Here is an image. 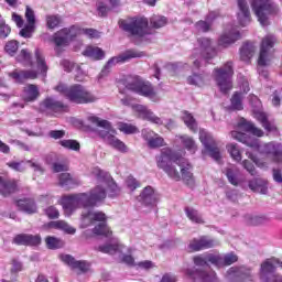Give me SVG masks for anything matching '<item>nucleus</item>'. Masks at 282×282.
Returning <instances> with one entry per match:
<instances>
[{"label":"nucleus","instance_id":"obj_1","mask_svg":"<svg viewBox=\"0 0 282 282\" xmlns=\"http://www.w3.org/2000/svg\"><path fill=\"white\" fill-rule=\"evenodd\" d=\"M158 169H161L175 182L183 178L186 184H193V165L186 158L169 148L162 149L156 156Z\"/></svg>","mask_w":282,"mask_h":282},{"label":"nucleus","instance_id":"obj_2","mask_svg":"<svg viewBox=\"0 0 282 282\" xmlns=\"http://www.w3.org/2000/svg\"><path fill=\"white\" fill-rule=\"evenodd\" d=\"M107 198V191L105 186L98 185L89 193H79L62 198V206L67 217L74 213L77 208H94L97 204Z\"/></svg>","mask_w":282,"mask_h":282},{"label":"nucleus","instance_id":"obj_3","mask_svg":"<svg viewBox=\"0 0 282 282\" xmlns=\"http://www.w3.org/2000/svg\"><path fill=\"white\" fill-rule=\"evenodd\" d=\"M231 138L234 140H238V142H242L252 149V151H258L261 155H267L272 162H276L278 164L282 163V144L276 141H271L268 143H262L259 139L250 137L242 132L231 131Z\"/></svg>","mask_w":282,"mask_h":282},{"label":"nucleus","instance_id":"obj_4","mask_svg":"<svg viewBox=\"0 0 282 282\" xmlns=\"http://www.w3.org/2000/svg\"><path fill=\"white\" fill-rule=\"evenodd\" d=\"M215 254L214 253H205L195 256L193 258L194 264L196 268L194 269H185L184 273L187 276H198L199 280L203 282H219V279L217 278V273L215 271H208L210 270V265L208 263H212V265L216 267V262L214 261Z\"/></svg>","mask_w":282,"mask_h":282},{"label":"nucleus","instance_id":"obj_5","mask_svg":"<svg viewBox=\"0 0 282 282\" xmlns=\"http://www.w3.org/2000/svg\"><path fill=\"white\" fill-rule=\"evenodd\" d=\"M55 89L59 94H63V96H65L69 102H74L75 105H90L91 102H96L98 100L96 95L80 84H74L69 87L59 84L55 87Z\"/></svg>","mask_w":282,"mask_h":282},{"label":"nucleus","instance_id":"obj_6","mask_svg":"<svg viewBox=\"0 0 282 282\" xmlns=\"http://www.w3.org/2000/svg\"><path fill=\"white\" fill-rule=\"evenodd\" d=\"M89 122L91 124H96V127H100L104 130L99 131L100 138L105 141L106 144H109V147H112V149H116L117 151H120V153H127L128 148L124 142L120 141V139L116 138L113 133H116V130L111 127V122L108 120H101L98 117L90 116L88 117Z\"/></svg>","mask_w":282,"mask_h":282},{"label":"nucleus","instance_id":"obj_7","mask_svg":"<svg viewBox=\"0 0 282 282\" xmlns=\"http://www.w3.org/2000/svg\"><path fill=\"white\" fill-rule=\"evenodd\" d=\"M274 45H276V37L274 35H265L262 39L260 46V54L258 57V73L262 78H268V70L263 67L270 65L272 53L274 52Z\"/></svg>","mask_w":282,"mask_h":282},{"label":"nucleus","instance_id":"obj_8","mask_svg":"<svg viewBox=\"0 0 282 282\" xmlns=\"http://www.w3.org/2000/svg\"><path fill=\"white\" fill-rule=\"evenodd\" d=\"M250 6L262 28L270 25V15L279 13V7L272 0H250Z\"/></svg>","mask_w":282,"mask_h":282},{"label":"nucleus","instance_id":"obj_9","mask_svg":"<svg viewBox=\"0 0 282 282\" xmlns=\"http://www.w3.org/2000/svg\"><path fill=\"white\" fill-rule=\"evenodd\" d=\"M232 76H235V69L230 61L225 63L221 67L214 69V79L221 94H228V91L232 89Z\"/></svg>","mask_w":282,"mask_h":282},{"label":"nucleus","instance_id":"obj_10","mask_svg":"<svg viewBox=\"0 0 282 282\" xmlns=\"http://www.w3.org/2000/svg\"><path fill=\"white\" fill-rule=\"evenodd\" d=\"M119 28H121L123 32L131 34V36H138L139 39L150 34L149 20L147 18H131L129 20H121L119 21Z\"/></svg>","mask_w":282,"mask_h":282},{"label":"nucleus","instance_id":"obj_11","mask_svg":"<svg viewBox=\"0 0 282 282\" xmlns=\"http://www.w3.org/2000/svg\"><path fill=\"white\" fill-rule=\"evenodd\" d=\"M127 89L134 91V94H139V96H144V98H149L152 102H160V96L153 88V85L149 82H142L140 78H129L126 82Z\"/></svg>","mask_w":282,"mask_h":282},{"label":"nucleus","instance_id":"obj_12","mask_svg":"<svg viewBox=\"0 0 282 282\" xmlns=\"http://www.w3.org/2000/svg\"><path fill=\"white\" fill-rule=\"evenodd\" d=\"M82 219L83 221H87L88 224H91L94 221H101L99 225L95 226L93 229L94 235H101L104 237H111V231L109 230V227H107V215L102 212H83L82 213Z\"/></svg>","mask_w":282,"mask_h":282},{"label":"nucleus","instance_id":"obj_13","mask_svg":"<svg viewBox=\"0 0 282 282\" xmlns=\"http://www.w3.org/2000/svg\"><path fill=\"white\" fill-rule=\"evenodd\" d=\"M225 279L231 282H252L254 281V274L252 273V268L235 265L226 271Z\"/></svg>","mask_w":282,"mask_h":282},{"label":"nucleus","instance_id":"obj_14","mask_svg":"<svg viewBox=\"0 0 282 282\" xmlns=\"http://www.w3.org/2000/svg\"><path fill=\"white\" fill-rule=\"evenodd\" d=\"M140 56H142V54L138 53L137 51L128 50L120 55L110 58L101 69L99 78H105V76H109L111 67H113V65H118V63H127V61H131V58H140Z\"/></svg>","mask_w":282,"mask_h":282},{"label":"nucleus","instance_id":"obj_15","mask_svg":"<svg viewBox=\"0 0 282 282\" xmlns=\"http://www.w3.org/2000/svg\"><path fill=\"white\" fill-rule=\"evenodd\" d=\"M199 140L203 147H205L208 155L213 158L215 162H219L221 160V151L219 150V147H217V142L213 138V134L205 130H200Z\"/></svg>","mask_w":282,"mask_h":282},{"label":"nucleus","instance_id":"obj_16","mask_svg":"<svg viewBox=\"0 0 282 282\" xmlns=\"http://www.w3.org/2000/svg\"><path fill=\"white\" fill-rule=\"evenodd\" d=\"M219 241L213 238L203 236L199 239L194 238L189 241L188 250L189 252H199V250H208L210 248H217Z\"/></svg>","mask_w":282,"mask_h":282},{"label":"nucleus","instance_id":"obj_17","mask_svg":"<svg viewBox=\"0 0 282 282\" xmlns=\"http://www.w3.org/2000/svg\"><path fill=\"white\" fill-rule=\"evenodd\" d=\"M93 175L98 180V182H104V184L109 187V197H116L120 193V188H118V185L111 181V175H109V173L95 167L93 170Z\"/></svg>","mask_w":282,"mask_h":282},{"label":"nucleus","instance_id":"obj_18","mask_svg":"<svg viewBox=\"0 0 282 282\" xmlns=\"http://www.w3.org/2000/svg\"><path fill=\"white\" fill-rule=\"evenodd\" d=\"M25 19L28 24L20 30V36H23V39H32V34L36 31V14L29 6H26Z\"/></svg>","mask_w":282,"mask_h":282},{"label":"nucleus","instance_id":"obj_19","mask_svg":"<svg viewBox=\"0 0 282 282\" xmlns=\"http://www.w3.org/2000/svg\"><path fill=\"white\" fill-rule=\"evenodd\" d=\"M197 44L200 50V56H203V58L208 61L214 58V56H217V51L215 50V46H213V40L209 37H198Z\"/></svg>","mask_w":282,"mask_h":282},{"label":"nucleus","instance_id":"obj_20","mask_svg":"<svg viewBox=\"0 0 282 282\" xmlns=\"http://www.w3.org/2000/svg\"><path fill=\"white\" fill-rule=\"evenodd\" d=\"M138 200L142 203L143 206H155L158 202H160V194L155 193L153 187L147 186L138 196Z\"/></svg>","mask_w":282,"mask_h":282},{"label":"nucleus","instance_id":"obj_21","mask_svg":"<svg viewBox=\"0 0 282 282\" xmlns=\"http://www.w3.org/2000/svg\"><path fill=\"white\" fill-rule=\"evenodd\" d=\"M132 109L137 111L139 118H141L142 120H148L153 124H162V119L155 116V113H153V111H151V109H149L147 106L134 105L132 106Z\"/></svg>","mask_w":282,"mask_h":282},{"label":"nucleus","instance_id":"obj_22","mask_svg":"<svg viewBox=\"0 0 282 282\" xmlns=\"http://www.w3.org/2000/svg\"><path fill=\"white\" fill-rule=\"evenodd\" d=\"M61 260L63 263H66V265H69L72 270H79V272H89V262L85 260H76L70 254H62Z\"/></svg>","mask_w":282,"mask_h":282},{"label":"nucleus","instance_id":"obj_23","mask_svg":"<svg viewBox=\"0 0 282 282\" xmlns=\"http://www.w3.org/2000/svg\"><path fill=\"white\" fill-rule=\"evenodd\" d=\"M238 3V11H237V19L238 23L246 28V25L250 24L251 15H250V8L248 7V1L246 0H237Z\"/></svg>","mask_w":282,"mask_h":282},{"label":"nucleus","instance_id":"obj_24","mask_svg":"<svg viewBox=\"0 0 282 282\" xmlns=\"http://www.w3.org/2000/svg\"><path fill=\"white\" fill-rule=\"evenodd\" d=\"M72 30L74 29H62L61 31L54 34L53 41L57 48L69 45L70 40L74 39V36H76L72 34Z\"/></svg>","mask_w":282,"mask_h":282},{"label":"nucleus","instance_id":"obj_25","mask_svg":"<svg viewBox=\"0 0 282 282\" xmlns=\"http://www.w3.org/2000/svg\"><path fill=\"white\" fill-rule=\"evenodd\" d=\"M13 243L17 246H40L41 236L30 234H19L13 238Z\"/></svg>","mask_w":282,"mask_h":282},{"label":"nucleus","instance_id":"obj_26","mask_svg":"<svg viewBox=\"0 0 282 282\" xmlns=\"http://www.w3.org/2000/svg\"><path fill=\"white\" fill-rule=\"evenodd\" d=\"M241 39V33L237 29H231L229 32H225L220 35L218 40V45L220 47H230L234 43H237Z\"/></svg>","mask_w":282,"mask_h":282},{"label":"nucleus","instance_id":"obj_27","mask_svg":"<svg viewBox=\"0 0 282 282\" xmlns=\"http://www.w3.org/2000/svg\"><path fill=\"white\" fill-rule=\"evenodd\" d=\"M214 261L216 262V268H226L228 265H232L239 261V256L235 252H229L224 256L215 254Z\"/></svg>","mask_w":282,"mask_h":282},{"label":"nucleus","instance_id":"obj_28","mask_svg":"<svg viewBox=\"0 0 282 282\" xmlns=\"http://www.w3.org/2000/svg\"><path fill=\"white\" fill-rule=\"evenodd\" d=\"M17 207L22 213H26V215H35V213H39V207L33 198H21L17 200Z\"/></svg>","mask_w":282,"mask_h":282},{"label":"nucleus","instance_id":"obj_29","mask_svg":"<svg viewBox=\"0 0 282 282\" xmlns=\"http://www.w3.org/2000/svg\"><path fill=\"white\" fill-rule=\"evenodd\" d=\"M210 80V75L206 72L194 73L187 77V85H193L194 87H205Z\"/></svg>","mask_w":282,"mask_h":282},{"label":"nucleus","instance_id":"obj_30","mask_svg":"<svg viewBox=\"0 0 282 282\" xmlns=\"http://www.w3.org/2000/svg\"><path fill=\"white\" fill-rule=\"evenodd\" d=\"M9 76L11 78H13V80H17V83H23V80H34L35 78H37L39 73H36V70H14L12 73L9 74Z\"/></svg>","mask_w":282,"mask_h":282},{"label":"nucleus","instance_id":"obj_31","mask_svg":"<svg viewBox=\"0 0 282 282\" xmlns=\"http://www.w3.org/2000/svg\"><path fill=\"white\" fill-rule=\"evenodd\" d=\"M248 186L253 193H261V195L268 194V183L261 177L249 181Z\"/></svg>","mask_w":282,"mask_h":282},{"label":"nucleus","instance_id":"obj_32","mask_svg":"<svg viewBox=\"0 0 282 282\" xmlns=\"http://www.w3.org/2000/svg\"><path fill=\"white\" fill-rule=\"evenodd\" d=\"M256 118L261 122L263 129H265L268 133H274L275 135L279 133V128H276L274 122L268 120V115H265V112H257Z\"/></svg>","mask_w":282,"mask_h":282},{"label":"nucleus","instance_id":"obj_33","mask_svg":"<svg viewBox=\"0 0 282 282\" xmlns=\"http://www.w3.org/2000/svg\"><path fill=\"white\" fill-rule=\"evenodd\" d=\"M229 184H231L232 186H239L241 180L239 177H241V172L239 171V167L237 166H230L225 169L224 171Z\"/></svg>","mask_w":282,"mask_h":282},{"label":"nucleus","instance_id":"obj_34","mask_svg":"<svg viewBox=\"0 0 282 282\" xmlns=\"http://www.w3.org/2000/svg\"><path fill=\"white\" fill-rule=\"evenodd\" d=\"M41 108L48 109L50 111H63V109H65V105L63 101H58L52 97H48L43 100Z\"/></svg>","mask_w":282,"mask_h":282},{"label":"nucleus","instance_id":"obj_35","mask_svg":"<svg viewBox=\"0 0 282 282\" xmlns=\"http://www.w3.org/2000/svg\"><path fill=\"white\" fill-rule=\"evenodd\" d=\"M41 93L39 91V87L34 84H30L24 88V100L25 102H34V100L39 99Z\"/></svg>","mask_w":282,"mask_h":282},{"label":"nucleus","instance_id":"obj_36","mask_svg":"<svg viewBox=\"0 0 282 282\" xmlns=\"http://www.w3.org/2000/svg\"><path fill=\"white\" fill-rule=\"evenodd\" d=\"M83 55L93 61H102L105 58V51L100 47L87 46Z\"/></svg>","mask_w":282,"mask_h":282},{"label":"nucleus","instance_id":"obj_37","mask_svg":"<svg viewBox=\"0 0 282 282\" xmlns=\"http://www.w3.org/2000/svg\"><path fill=\"white\" fill-rule=\"evenodd\" d=\"M239 127L243 129V131H247L248 133H252V135H257V138H263V130L257 128L254 123L242 119L239 123Z\"/></svg>","mask_w":282,"mask_h":282},{"label":"nucleus","instance_id":"obj_38","mask_svg":"<svg viewBox=\"0 0 282 282\" xmlns=\"http://www.w3.org/2000/svg\"><path fill=\"white\" fill-rule=\"evenodd\" d=\"M50 228H55L56 230H63L66 235H76V228L69 226L65 220L51 221L48 224Z\"/></svg>","mask_w":282,"mask_h":282},{"label":"nucleus","instance_id":"obj_39","mask_svg":"<svg viewBox=\"0 0 282 282\" xmlns=\"http://www.w3.org/2000/svg\"><path fill=\"white\" fill-rule=\"evenodd\" d=\"M18 191L19 185L17 184V181H2L0 195H3V197H8V195H12V193H17Z\"/></svg>","mask_w":282,"mask_h":282},{"label":"nucleus","instance_id":"obj_40","mask_svg":"<svg viewBox=\"0 0 282 282\" xmlns=\"http://www.w3.org/2000/svg\"><path fill=\"white\" fill-rule=\"evenodd\" d=\"M257 51V47H254V44L252 43H245L242 47L240 48V58L245 63H248L252 56H254V52Z\"/></svg>","mask_w":282,"mask_h":282},{"label":"nucleus","instance_id":"obj_41","mask_svg":"<svg viewBox=\"0 0 282 282\" xmlns=\"http://www.w3.org/2000/svg\"><path fill=\"white\" fill-rule=\"evenodd\" d=\"M34 56L35 65L39 72H41V74H47V63L45 62V55H43V51L36 48Z\"/></svg>","mask_w":282,"mask_h":282},{"label":"nucleus","instance_id":"obj_42","mask_svg":"<svg viewBox=\"0 0 282 282\" xmlns=\"http://www.w3.org/2000/svg\"><path fill=\"white\" fill-rule=\"evenodd\" d=\"M213 21H215V13H209L206 17V20H200L196 22L195 28L198 32H210V25H213Z\"/></svg>","mask_w":282,"mask_h":282},{"label":"nucleus","instance_id":"obj_43","mask_svg":"<svg viewBox=\"0 0 282 282\" xmlns=\"http://www.w3.org/2000/svg\"><path fill=\"white\" fill-rule=\"evenodd\" d=\"M245 221L248 226H263L270 221V218L268 216L246 215Z\"/></svg>","mask_w":282,"mask_h":282},{"label":"nucleus","instance_id":"obj_44","mask_svg":"<svg viewBox=\"0 0 282 282\" xmlns=\"http://www.w3.org/2000/svg\"><path fill=\"white\" fill-rule=\"evenodd\" d=\"M183 122L186 124V127L193 131L194 133L197 131V121L195 120V117L188 111H183Z\"/></svg>","mask_w":282,"mask_h":282},{"label":"nucleus","instance_id":"obj_45","mask_svg":"<svg viewBox=\"0 0 282 282\" xmlns=\"http://www.w3.org/2000/svg\"><path fill=\"white\" fill-rule=\"evenodd\" d=\"M45 243L48 250H58L59 248H63V246H65V242L63 240L53 236H47L45 238Z\"/></svg>","mask_w":282,"mask_h":282},{"label":"nucleus","instance_id":"obj_46","mask_svg":"<svg viewBox=\"0 0 282 282\" xmlns=\"http://www.w3.org/2000/svg\"><path fill=\"white\" fill-rule=\"evenodd\" d=\"M231 109L241 111L243 109V94L235 93L231 97Z\"/></svg>","mask_w":282,"mask_h":282},{"label":"nucleus","instance_id":"obj_47","mask_svg":"<svg viewBox=\"0 0 282 282\" xmlns=\"http://www.w3.org/2000/svg\"><path fill=\"white\" fill-rule=\"evenodd\" d=\"M182 144L189 151V153H195L197 151V144H195V140H193L189 135L183 134L180 137Z\"/></svg>","mask_w":282,"mask_h":282},{"label":"nucleus","instance_id":"obj_48","mask_svg":"<svg viewBox=\"0 0 282 282\" xmlns=\"http://www.w3.org/2000/svg\"><path fill=\"white\" fill-rule=\"evenodd\" d=\"M74 184H76V181L72 178L69 173L59 174V185L63 188H73Z\"/></svg>","mask_w":282,"mask_h":282},{"label":"nucleus","instance_id":"obj_49","mask_svg":"<svg viewBox=\"0 0 282 282\" xmlns=\"http://www.w3.org/2000/svg\"><path fill=\"white\" fill-rule=\"evenodd\" d=\"M58 143L61 147L68 149L69 151H80V143L76 140H61Z\"/></svg>","mask_w":282,"mask_h":282},{"label":"nucleus","instance_id":"obj_50","mask_svg":"<svg viewBox=\"0 0 282 282\" xmlns=\"http://www.w3.org/2000/svg\"><path fill=\"white\" fill-rule=\"evenodd\" d=\"M15 59L18 61V63H24L25 65H30V66L33 65L32 55L25 48L21 50V52L15 57Z\"/></svg>","mask_w":282,"mask_h":282},{"label":"nucleus","instance_id":"obj_51","mask_svg":"<svg viewBox=\"0 0 282 282\" xmlns=\"http://www.w3.org/2000/svg\"><path fill=\"white\" fill-rule=\"evenodd\" d=\"M227 151L231 155L232 160L236 162H241V152L239 151V145L236 143H229L227 145Z\"/></svg>","mask_w":282,"mask_h":282},{"label":"nucleus","instance_id":"obj_52","mask_svg":"<svg viewBox=\"0 0 282 282\" xmlns=\"http://www.w3.org/2000/svg\"><path fill=\"white\" fill-rule=\"evenodd\" d=\"M186 216L191 221H194V224H203L202 216H199V213L191 207L185 208Z\"/></svg>","mask_w":282,"mask_h":282},{"label":"nucleus","instance_id":"obj_53","mask_svg":"<svg viewBox=\"0 0 282 282\" xmlns=\"http://www.w3.org/2000/svg\"><path fill=\"white\" fill-rule=\"evenodd\" d=\"M63 20L61 19V15H46V25L48 30H54V28H58L59 23H62Z\"/></svg>","mask_w":282,"mask_h":282},{"label":"nucleus","instance_id":"obj_54","mask_svg":"<svg viewBox=\"0 0 282 282\" xmlns=\"http://www.w3.org/2000/svg\"><path fill=\"white\" fill-rule=\"evenodd\" d=\"M4 51L7 54H9V56H14L17 54V52L19 51V42L15 40H11V41L7 42V44L4 46Z\"/></svg>","mask_w":282,"mask_h":282},{"label":"nucleus","instance_id":"obj_55","mask_svg":"<svg viewBox=\"0 0 282 282\" xmlns=\"http://www.w3.org/2000/svg\"><path fill=\"white\" fill-rule=\"evenodd\" d=\"M150 23H151L152 28H155L158 30V29L164 28V25H166V18L162 17V15H153L150 19Z\"/></svg>","mask_w":282,"mask_h":282},{"label":"nucleus","instance_id":"obj_56","mask_svg":"<svg viewBox=\"0 0 282 282\" xmlns=\"http://www.w3.org/2000/svg\"><path fill=\"white\" fill-rule=\"evenodd\" d=\"M26 164H29V166L33 169L34 173L37 175H43V173H45V167H43V165L34 159L26 160Z\"/></svg>","mask_w":282,"mask_h":282},{"label":"nucleus","instance_id":"obj_57","mask_svg":"<svg viewBox=\"0 0 282 282\" xmlns=\"http://www.w3.org/2000/svg\"><path fill=\"white\" fill-rule=\"evenodd\" d=\"M26 164H28V161H20V162L12 161L8 163V166L13 171H17L18 173H23L25 172V169H28V166H25Z\"/></svg>","mask_w":282,"mask_h":282},{"label":"nucleus","instance_id":"obj_58","mask_svg":"<svg viewBox=\"0 0 282 282\" xmlns=\"http://www.w3.org/2000/svg\"><path fill=\"white\" fill-rule=\"evenodd\" d=\"M164 145V139L159 134H155L148 143L150 149H159V147Z\"/></svg>","mask_w":282,"mask_h":282},{"label":"nucleus","instance_id":"obj_59","mask_svg":"<svg viewBox=\"0 0 282 282\" xmlns=\"http://www.w3.org/2000/svg\"><path fill=\"white\" fill-rule=\"evenodd\" d=\"M99 251L104 252L105 254H116L118 252V245H104L99 246Z\"/></svg>","mask_w":282,"mask_h":282},{"label":"nucleus","instance_id":"obj_60","mask_svg":"<svg viewBox=\"0 0 282 282\" xmlns=\"http://www.w3.org/2000/svg\"><path fill=\"white\" fill-rule=\"evenodd\" d=\"M119 130L127 134L138 133V127L129 123H119Z\"/></svg>","mask_w":282,"mask_h":282},{"label":"nucleus","instance_id":"obj_61","mask_svg":"<svg viewBox=\"0 0 282 282\" xmlns=\"http://www.w3.org/2000/svg\"><path fill=\"white\" fill-rule=\"evenodd\" d=\"M45 215L48 217V219H58L61 217V213H58V209L54 206H50L45 209Z\"/></svg>","mask_w":282,"mask_h":282},{"label":"nucleus","instance_id":"obj_62","mask_svg":"<svg viewBox=\"0 0 282 282\" xmlns=\"http://www.w3.org/2000/svg\"><path fill=\"white\" fill-rule=\"evenodd\" d=\"M242 166L246 169V171H248V173H250V175L257 177V170L254 169V164L251 161L245 160L242 162Z\"/></svg>","mask_w":282,"mask_h":282},{"label":"nucleus","instance_id":"obj_63","mask_svg":"<svg viewBox=\"0 0 282 282\" xmlns=\"http://www.w3.org/2000/svg\"><path fill=\"white\" fill-rule=\"evenodd\" d=\"M126 184L131 191H135V188L140 186V183H138V181L133 176H128Z\"/></svg>","mask_w":282,"mask_h":282},{"label":"nucleus","instance_id":"obj_64","mask_svg":"<svg viewBox=\"0 0 282 282\" xmlns=\"http://www.w3.org/2000/svg\"><path fill=\"white\" fill-rule=\"evenodd\" d=\"M142 138L143 140H145L149 144V141L154 137L158 133H155L153 130H149V129H143L142 132Z\"/></svg>","mask_w":282,"mask_h":282}]
</instances>
